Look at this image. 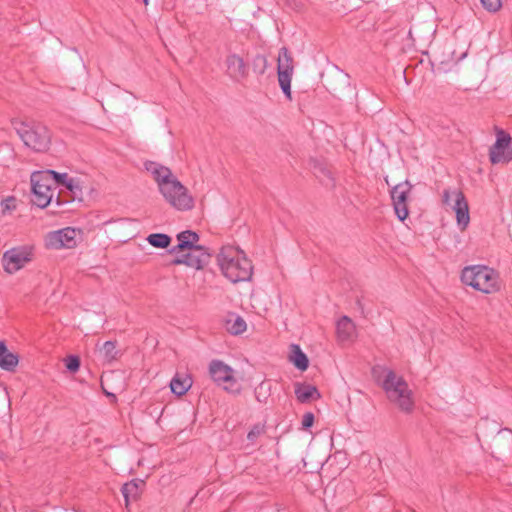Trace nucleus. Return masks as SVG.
<instances>
[{"instance_id":"f257e3e1","label":"nucleus","mask_w":512,"mask_h":512,"mask_svg":"<svg viewBox=\"0 0 512 512\" xmlns=\"http://www.w3.org/2000/svg\"><path fill=\"white\" fill-rule=\"evenodd\" d=\"M145 169L151 174L159 192L171 207L178 211H190L194 208L193 196L168 167L150 161L145 163Z\"/></svg>"},{"instance_id":"f03ea898","label":"nucleus","mask_w":512,"mask_h":512,"mask_svg":"<svg viewBox=\"0 0 512 512\" xmlns=\"http://www.w3.org/2000/svg\"><path fill=\"white\" fill-rule=\"evenodd\" d=\"M217 264L223 276L232 283L248 281L252 277V263L237 247L223 246L217 254Z\"/></svg>"},{"instance_id":"7ed1b4c3","label":"nucleus","mask_w":512,"mask_h":512,"mask_svg":"<svg viewBox=\"0 0 512 512\" xmlns=\"http://www.w3.org/2000/svg\"><path fill=\"white\" fill-rule=\"evenodd\" d=\"M464 285L483 294H494L501 290L502 282L498 271L486 265H470L462 269Z\"/></svg>"},{"instance_id":"20e7f679","label":"nucleus","mask_w":512,"mask_h":512,"mask_svg":"<svg viewBox=\"0 0 512 512\" xmlns=\"http://www.w3.org/2000/svg\"><path fill=\"white\" fill-rule=\"evenodd\" d=\"M382 388L388 400L395 404L401 411L411 413L414 409L413 392L402 376L393 370L386 369L382 381Z\"/></svg>"},{"instance_id":"39448f33","label":"nucleus","mask_w":512,"mask_h":512,"mask_svg":"<svg viewBox=\"0 0 512 512\" xmlns=\"http://www.w3.org/2000/svg\"><path fill=\"white\" fill-rule=\"evenodd\" d=\"M12 126L24 145L35 152H45L51 144V134L42 123L12 120Z\"/></svg>"},{"instance_id":"423d86ee","label":"nucleus","mask_w":512,"mask_h":512,"mask_svg":"<svg viewBox=\"0 0 512 512\" xmlns=\"http://www.w3.org/2000/svg\"><path fill=\"white\" fill-rule=\"evenodd\" d=\"M36 248L33 244H22L6 250L1 259L3 271L13 275L24 269L35 259Z\"/></svg>"},{"instance_id":"0eeeda50","label":"nucleus","mask_w":512,"mask_h":512,"mask_svg":"<svg viewBox=\"0 0 512 512\" xmlns=\"http://www.w3.org/2000/svg\"><path fill=\"white\" fill-rule=\"evenodd\" d=\"M442 203L446 210L455 213L457 225L461 231H464L470 223V215L469 205L463 192L459 189H444Z\"/></svg>"},{"instance_id":"6e6552de","label":"nucleus","mask_w":512,"mask_h":512,"mask_svg":"<svg viewBox=\"0 0 512 512\" xmlns=\"http://www.w3.org/2000/svg\"><path fill=\"white\" fill-rule=\"evenodd\" d=\"M32 202L39 208L47 207L55 196L51 177L42 171H35L30 177Z\"/></svg>"},{"instance_id":"1a4fd4ad","label":"nucleus","mask_w":512,"mask_h":512,"mask_svg":"<svg viewBox=\"0 0 512 512\" xmlns=\"http://www.w3.org/2000/svg\"><path fill=\"white\" fill-rule=\"evenodd\" d=\"M277 74L279 85L285 96L291 100V79L294 71L293 58L286 47L279 50L277 60Z\"/></svg>"},{"instance_id":"9d476101","label":"nucleus","mask_w":512,"mask_h":512,"mask_svg":"<svg viewBox=\"0 0 512 512\" xmlns=\"http://www.w3.org/2000/svg\"><path fill=\"white\" fill-rule=\"evenodd\" d=\"M512 138L502 129L496 131V141L489 150V158L492 164L508 163L512 160Z\"/></svg>"},{"instance_id":"9b49d317","label":"nucleus","mask_w":512,"mask_h":512,"mask_svg":"<svg viewBox=\"0 0 512 512\" xmlns=\"http://www.w3.org/2000/svg\"><path fill=\"white\" fill-rule=\"evenodd\" d=\"M77 234V230L71 227L51 231L45 236V246L54 250L74 248Z\"/></svg>"},{"instance_id":"f8f14e48","label":"nucleus","mask_w":512,"mask_h":512,"mask_svg":"<svg viewBox=\"0 0 512 512\" xmlns=\"http://www.w3.org/2000/svg\"><path fill=\"white\" fill-rule=\"evenodd\" d=\"M412 185L408 181L401 182L391 189V199L397 218L404 221L408 215V198L411 194Z\"/></svg>"},{"instance_id":"ddd939ff","label":"nucleus","mask_w":512,"mask_h":512,"mask_svg":"<svg viewBox=\"0 0 512 512\" xmlns=\"http://www.w3.org/2000/svg\"><path fill=\"white\" fill-rule=\"evenodd\" d=\"M209 374L217 385L227 391H235L236 380L234 370L220 360H213L209 365Z\"/></svg>"},{"instance_id":"4468645a","label":"nucleus","mask_w":512,"mask_h":512,"mask_svg":"<svg viewBox=\"0 0 512 512\" xmlns=\"http://www.w3.org/2000/svg\"><path fill=\"white\" fill-rule=\"evenodd\" d=\"M493 455L500 460L512 458V430L501 429L493 439Z\"/></svg>"},{"instance_id":"2eb2a0df","label":"nucleus","mask_w":512,"mask_h":512,"mask_svg":"<svg viewBox=\"0 0 512 512\" xmlns=\"http://www.w3.org/2000/svg\"><path fill=\"white\" fill-rule=\"evenodd\" d=\"M190 251L186 254L174 260L175 264H185L194 269H202L205 265L209 255L205 252L202 246L189 249Z\"/></svg>"},{"instance_id":"dca6fc26","label":"nucleus","mask_w":512,"mask_h":512,"mask_svg":"<svg viewBox=\"0 0 512 512\" xmlns=\"http://www.w3.org/2000/svg\"><path fill=\"white\" fill-rule=\"evenodd\" d=\"M227 73L234 81H242L248 75V68L243 60L237 54L228 55L226 58Z\"/></svg>"},{"instance_id":"f3484780","label":"nucleus","mask_w":512,"mask_h":512,"mask_svg":"<svg viewBox=\"0 0 512 512\" xmlns=\"http://www.w3.org/2000/svg\"><path fill=\"white\" fill-rule=\"evenodd\" d=\"M337 338L341 342L353 341L356 338V327L353 321L343 316L336 325Z\"/></svg>"},{"instance_id":"a211bd4d","label":"nucleus","mask_w":512,"mask_h":512,"mask_svg":"<svg viewBox=\"0 0 512 512\" xmlns=\"http://www.w3.org/2000/svg\"><path fill=\"white\" fill-rule=\"evenodd\" d=\"M178 244L172 248V252H180L186 249H193L199 247L196 243L199 241V236L196 232L186 230L177 235Z\"/></svg>"},{"instance_id":"6ab92c4d","label":"nucleus","mask_w":512,"mask_h":512,"mask_svg":"<svg viewBox=\"0 0 512 512\" xmlns=\"http://www.w3.org/2000/svg\"><path fill=\"white\" fill-rule=\"evenodd\" d=\"M19 363L17 354L8 350L4 341H0V368L9 372L15 371Z\"/></svg>"},{"instance_id":"aec40b11","label":"nucleus","mask_w":512,"mask_h":512,"mask_svg":"<svg viewBox=\"0 0 512 512\" xmlns=\"http://www.w3.org/2000/svg\"><path fill=\"white\" fill-rule=\"evenodd\" d=\"M294 392L297 400L301 403H307L320 398L318 389L311 384L296 383Z\"/></svg>"},{"instance_id":"412c9836","label":"nucleus","mask_w":512,"mask_h":512,"mask_svg":"<svg viewBox=\"0 0 512 512\" xmlns=\"http://www.w3.org/2000/svg\"><path fill=\"white\" fill-rule=\"evenodd\" d=\"M191 385L192 380L187 375L181 376L176 374L170 382L171 391L178 396L186 394Z\"/></svg>"},{"instance_id":"4be33fe9","label":"nucleus","mask_w":512,"mask_h":512,"mask_svg":"<svg viewBox=\"0 0 512 512\" xmlns=\"http://www.w3.org/2000/svg\"><path fill=\"white\" fill-rule=\"evenodd\" d=\"M289 360L296 368L305 371L308 368L309 361L306 354L301 350L299 345L292 344Z\"/></svg>"},{"instance_id":"5701e85b","label":"nucleus","mask_w":512,"mask_h":512,"mask_svg":"<svg viewBox=\"0 0 512 512\" xmlns=\"http://www.w3.org/2000/svg\"><path fill=\"white\" fill-rule=\"evenodd\" d=\"M141 485H143V482H138L136 480H132L123 485L121 491L125 499L126 506H128L130 500H136L139 497Z\"/></svg>"},{"instance_id":"b1692460","label":"nucleus","mask_w":512,"mask_h":512,"mask_svg":"<svg viewBox=\"0 0 512 512\" xmlns=\"http://www.w3.org/2000/svg\"><path fill=\"white\" fill-rule=\"evenodd\" d=\"M101 358L108 363L115 361L119 355L117 344L115 341H106L99 348Z\"/></svg>"},{"instance_id":"393cba45","label":"nucleus","mask_w":512,"mask_h":512,"mask_svg":"<svg viewBox=\"0 0 512 512\" xmlns=\"http://www.w3.org/2000/svg\"><path fill=\"white\" fill-rule=\"evenodd\" d=\"M246 322L240 316H232L226 320V329L233 335H238L246 330Z\"/></svg>"},{"instance_id":"a878e982","label":"nucleus","mask_w":512,"mask_h":512,"mask_svg":"<svg viewBox=\"0 0 512 512\" xmlns=\"http://www.w3.org/2000/svg\"><path fill=\"white\" fill-rule=\"evenodd\" d=\"M147 241L156 248H167L171 242V238L166 234L154 233L147 237Z\"/></svg>"},{"instance_id":"bb28decb","label":"nucleus","mask_w":512,"mask_h":512,"mask_svg":"<svg viewBox=\"0 0 512 512\" xmlns=\"http://www.w3.org/2000/svg\"><path fill=\"white\" fill-rule=\"evenodd\" d=\"M43 173H47L52 180L53 187L63 186L66 187V183L71 180V177L67 173H58L54 170H43Z\"/></svg>"},{"instance_id":"cd10ccee","label":"nucleus","mask_w":512,"mask_h":512,"mask_svg":"<svg viewBox=\"0 0 512 512\" xmlns=\"http://www.w3.org/2000/svg\"><path fill=\"white\" fill-rule=\"evenodd\" d=\"M316 176L319 178L323 185L327 187L334 186V178L332 176V172L329 169L320 168L319 171L316 173Z\"/></svg>"},{"instance_id":"c85d7f7f","label":"nucleus","mask_w":512,"mask_h":512,"mask_svg":"<svg viewBox=\"0 0 512 512\" xmlns=\"http://www.w3.org/2000/svg\"><path fill=\"white\" fill-rule=\"evenodd\" d=\"M66 189H68L74 196H79L82 193V188L79 181L71 177V180L66 183Z\"/></svg>"},{"instance_id":"c756f323","label":"nucleus","mask_w":512,"mask_h":512,"mask_svg":"<svg viewBox=\"0 0 512 512\" xmlns=\"http://www.w3.org/2000/svg\"><path fill=\"white\" fill-rule=\"evenodd\" d=\"M65 365L70 372H76L80 367V360L77 356L70 355L65 359Z\"/></svg>"},{"instance_id":"7c9ffc66","label":"nucleus","mask_w":512,"mask_h":512,"mask_svg":"<svg viewBox=\"0 0 512 512\" xmlns=\"http://www.w3.org/2000/svg\"><path fill=\"white\" fill-rule=\"evenodd\" d=\"M481 3L490 12H496L501 7V0H481Z\"/></svg>"},{"instance_id":"2f4dec72","label":"nucleus","mask_w":512,"mask_h":512,"mask_svg":"<svg viewBox=\"0 0 512 512\" xmlns=\"http://www.w3.org/2000/svg\"><path fill=\"white\" fill-rule=\"evenodd\" d=\"M15 200L14 198L12 197H9L7 199H4L2 202H1V209H2V213L5 215L7 214L8 212L14 210L16 208L15 206Z\"/></svg>"},{"instance_id":"473e14b6","label":"nucleus","mask_w":512,"mask_h":512,"mask_svg":"<svg viewBox=\"0 0 512 512\" xmlns=\"http://www.w3.org/2000/svg\"><path fill=\"white\" fill-rule=\"evenodd\" d=\"M264 432V429L260 425H255L247 435V438L249 441L254 442L262 433Z\"/></svg>"},{"instance_id":"72a5a7b5","label":"nucleus","mask_w":512,"mask_h":512,"mask_svg":"<svg viewBox=\"0 0 512 512\" xmlns=\"http://www.w3.org/2000/svg\"><path fill=\"white\" fill-rule=\"evenodd\" d=\"M314 414L311 413V412H307L303 415L302 417V422H301V425H302V429L306 430V429H309L313 423H314Z\"/></svg>"},{"instance_id":"f704fd0d","label":"nucleus","mask_w":512,"mask_h":512,"mask_svg":"<svg viewBox=\"0 0 512 512\" xmlns=\"http://www.w3.org/2000/svg\"><path fill=\"white\" fill-rule=\"evenodd\" d=\"M408 35H409V37H410L411 39H413V40H414V38H413V30H412V29H410V30H409Z\"/></svg>"},{"instance_id":"c9c22d12","label":"nucleus","mask_w":512,"mask_h":512,"mask_svg":"<svg viewBox=\"0 0 512 512\" xmlns=\"http://www.w3.org/2000/svg\"><path fill=\"white\" fill-rule=\"evenodd\" d=\"M56 204H57V205H60V200H59V197H58V196L56 197Z\"/></svg>"},{"instance_id":"e433bc0d","label":"nucleus","mask_w":512,"mask_h":512,"mask_svg":"<svg viewBox=\"0 0 512 512\" xmlns=\"http://www.w3.org/2000/svg\"><path fill=\"white\" fill-rule=\"evenodd\" d=\"M143 3H144L145 5H148L149 0H143Z\"/></svg>"}]
</instances>
